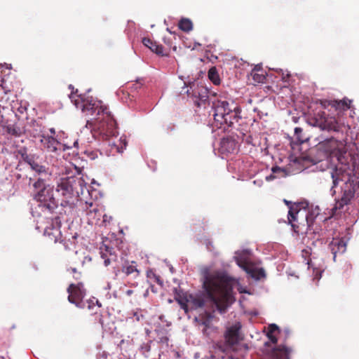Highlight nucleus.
I'll list each match as a JSON object with an SVG mask.
<instances>
[{"mask_svg":"<svg viewBox=\"0 0 359 359\" xmlns=\"http://www.w3.org/2000/svg\"><path fill=\"white\" fill-rule=\"evenodd\" d=\"M276 177L273 174L270 175L269 176L266 177L267 180H272L275 179Z\"/></svg>","mask_w":359,"mask_h":359,"instance_id":"nucleus-41","label":"nucleus"},{"mask_svg":"<svg viewBox=\"0 0 359 359\" xmlns=\"http://www.w3.org/2000/svg\"><path fill=\"white\" fill-rule=\"evenodd\" d=\"M302 133H303V130L301 128H295L294 135H295L296 138L299 144H302L309 140V138L307 137L304 136L302 134Z\"/></svg>","mask_w":359,"mask_h":359,"instance_id":"nucleus-33","label":"nucleus"},{"mask_svg":"<svg viewBox=\"0 0 359 359\" xmlns=\"http://www.w3.org/2000/svg\"><path fill=\"white\" fill-rule=\"evenodd\" d=\"M68 301L75 304L79 309H84L86 303L83 302V298L86 295V290L84 289L82 283L77 284L72 283L67 288Z\"/></svg>","mask_w":359,"mask_h":359,"instance_id":"nucleus-10","label":"nucleus"},{"mask_svg":"<svg viewBox=\"0 0 359 359\" xmlns=\"http://www.w3.org/2000/svg\"><path fill=\"white\" fill-rule=\"evenodd\" d=\"M291 352L290 348L280 345L272 350L271 357L273 359H290Z\"/></svg>","mask_w":359,"mask_h":359,"instance_id":"nucleus-20","label":"nucleus"},{"mask_svg":"<svg viewBox=\"0 0 359 359\" xmlns=\"http://www.w3.org/2000/svg\"><path fill=\"white\" fill-rule=\"evenodd\" d=\"M60 227V218L59 217H55L52 219L51 224L46 227L44 234L55 243L57 242L62 243L65 250H70L71 246L75 244L74 241L72 242L69 239L68 241L62 239Z\"/></svg>","mask_w":359,"mask_h":359,"instance_id":"nucleus-8","label":"nucleus"},{"mask_svg":"<svg viewBox=\"0 0 359 359\" xmlns=\"http://www.w3.org/2000/svg\"><path fill=\"white\" fill-rule=\"evenodd\" d=\"M290 77V74H287L285 76L284 74H283V77H282V79L284 81H287V79Z\"/></svg>","mask_w":359,"mask_h":359,"instance_id":"nucleus-42","label":"nucleus"},{"mask_svg":"<svg viewBox=\"0 0 359 359\" xmlns=\"http://www.w3.org/2000/svg\"><path fill=\"white\" fill-rule=\"evenodd\" d=\"M237 142L231 137H224L221 140L219 151L222 154H229L238 149Z\"/></svg>","mask_w":359,"mask_h":359,"instance_id":"nucleus-16","label":"nucleus"},{"mask_svg":"<svg viewBox=\"0 0 359 359\" xmlns=\"http://www.w3.org/2000/svg\"><path fill=\"white\" fill-rule=\"evenodd\" d=\"M309 123L310 125L327 131L339 132L344 127V124L335 117L326 116L324 111L318 112L315 117L309 118Z\"/></svg>","mask_w":359,"mask_h":359,"instance_id":"nucleus-7","label":"nucleus"},{"mask_svg":"<svg viewBox=\"0 0 359 359\" xmlns=\"http://www.w3.org/2000/svg\"><path fill=\"white\" fill-rule=\"evenodd\" d=\"M109 257H107V253L102 252V258L104 259V264L106 266H108L113 262L116 261V255L111 252H109Z\"/></svg>","mask_w":359,"mask_h":359,"instance_id":"nucleus-32","label":"nucleus"},{"mask_svg":"<svg viewBox=\"0 0 359 359\" xmlns=\"http://www.w3.org/2000/svg\"><path fill=\"white\" fill-rule=\"evenodd\" d=\"M53 189L50 187L37 191L34 199L38 202L39 207L42 211L52 212L58 205V201L53 196Z\"/></svg>","mask_w":359,"mask_h":359,"instance_id":"nucleus-9","label":"nucleus"},{"mask_svg":"<svg viewBox=\"0 0 359 359\" xmlns=\"http://www.w3.org/2000/svg\"><path fill=\"white\" fill-rule=\"evenodd\" d=\"M40 142L43 149L48 152H56L57 150H60L62 147L61 143L51 136L42 135Z\"/></svg>","mask_w":359,"mask_h":359,"instance_id":"nucleus-14","label":"nucleus"},{"mask_svg":"<svg viewBox=\"0 0 359 359\" xmlns=\"http://www.w3.org/2000/svg\"><path fill=\"white\" fill-rule=\"evenodd\" d=\"M50 131L51 133L55 134V130L53 128H51Z\"/></svg>","mask_w":359,"mask_h":359,"instance_id":"nucleus-48","label":"nucleus"},{"mask_svg":"<svg viewBox=\"0 0 359 359\" xmlns=\"http://www.w3.org/2000/svg\"><path fill=\"white\" fill-rule=\"evenodd\" d=\"M33 187L36 191V193H37V191L43 190V189H47L49 187H46L44 180L40 178L34 183Z\"/></svg>","mask_w":359,"mask_h":359,"instance_id":"nucleus-34","label":"nucleus"},{"mask_svg":"<svg viewBox=\"0 0 359 359\" xmlns=\"http://www.w3.org/2000/svg\"><path fill=\"white\" fill-rule=\"evenodd\" d=\"M208 89L203 87V86H198L193 90L191 95L198 98L197 100L195 101L196 104L198 105V107H200L201 104H205L206 101H208Z\"/></svg>","mask_w":359,"mask_h":359,"instance_id":"nucleus-19","label":"nucleus"},{"mask_svg":"<svg viewBox=\"0 0 359 359\" xmlns=\"http://www.w3.org/2000/svg\"><path fill=\"white\" fill-rule=\"evenodd\" d=\"M321 104L324 107H327L328 106H331L335 109H347L349 108V106L346 103L345 100H324L321 102Z\"/></svg>","mask_w":359,"mask_h":359,"instance_id":"nucleus-23","label":"nucleus"},{"mask_svg":"<svg viewBox=\"0 0 359 359\" xmlns=\"http://www.w3.org/2000/svg\"><path fill=\"white\" fill-rule=\"evenodd\" d=\"M133 293V290H128L126 292V294L128 296H130Z\"/></svg>","mask_w":359,"mask_h":359,"instance_id":"nucleus-44","label":"nucleus"},{"mask_svg":"<svg viewBox=\"0 0 359 359\" xmlns=\"http://www.w3.org/2000/svg\"><path fill=\"white\" fill-rule=\"evenodd\" d=\"M142 43L152 52L158 55H163V46L162 45L158 44L156 41H153L149 38L147 37L143 38Z\"/></svg>","mask_w":359,"mask_h":359,"instance_id":"nucleus-22","label":"nucleus"},{"mask_svg":"<svg viewBox=\"0 0 359 359\" xmlns=\"http://www.w3.org/2000/svg\"><path fill=\"white\" fill-rule=\"evenodd\" d=\"M269 328H270V330H269V333H273V332H274L275 330L278 329V326L275 324L271 325L269 326Z\"/></svg>","mask_w":359,"mask_h":359,"instance_id":"nucleus-39","label":"nucleus"},{"mask_svg":"<svg viewBox=\"0 0 359 359\" xmlns=\"http://www.w3.org/2000/svg\"><path fill=\"white\" fill-rule=\"evenodd\" d=\"M241 109L233 102L229 103L226 100H217L214 104V123L217 128L233 127L241 118Z\"/></svg>","mask_w":359,"mask_h":359,"instance_id":"nucleus-5","label":"nucleus"},{"mask_svg":"<svg viewBox=\"0 0 359 359\" xmlns=\"http://www.w3.org/2000/svg\"><path fill=\"white\" fill-rule=\"evenodd\" d=\"M84 181L81 177H69L60 179L56 191L61 194L60 205L69 210L74 209L79 194H83Z\"/></svg>","mask_w":359,"mask_h":359,"instance_id":"nucleus-4","label":"nucleus"},{"mask_svg":"<svg viewBox=\"0 0 359 359\" xmlns=\"http://www.w3.org/2000/svg\"><path fill=\"white\" fill-rule=\"evenodd\" d=\"M236 262L241 269L255 279L259 280L264 278L266 276L265 271L262 268L255 267L251 262L245 259L238 258Z\"/></svg>","mask_w":359,"mask_h":359,"instance_id":"nucleus-11","label":"nucleus"},{"mask_svg":"<svg viewBox=\"0 0 359 359\" xmlns=\"http://www.w3.org/2000/svg\"><path fill=\"white\" fill-rule=\"evenodd\" d=\"M146 349H147V351H149V350H150V346L148 344H147Z\"/></svg>","mask_w":359,"mask_h":359,"instance_id":"nucleus-46","label":"nucleus"},{"mask_svg":"<svg viewBox=\"0 0 359 359\" xmlns=\"http://www.w3.org/2000/svg\"><path fill=\"white\" fill-rule=\"evenodd\" d=\"M156 279H157V282L158 283L159 282V278L157 277Z\"/></svg>","mask_w":359,"mask_h":359,"instance_id":"nucleus-50","label":"nucleus"},{"mask_svg":"<svg viewBox=\"0 0 359 359\" xmlns=\"http://www.w3.org/2000/svg\"><path fill=\"white\" fill-rule=\"evenodd\" d=\"M302 254H303V255H304V254H305V255H308V254H309V252H308L307 250H302Z\"/></svg>","mask_w":359,"mask_h":359,"instance_id":"nucleus-45","label":"nucleus"},{"mask_svg":"<svg viewBox=\"0 0 359 359\" xmlns=\"http://www.w3.org/2000/svg\"><path fill=\"white\" fill-rule=\"evenodd\" d=\"M267 336L269 337V339H270V341L273 343V344H276L277 341H278V339L277 338L273 335L272 333H268L267 334Z\"/></svg>","mask_w":359,"mask_h":359,"instance_id":"nucleus-38","label":"nucleus"},{"mask_svg":"<svg viewBox=\"0 0 359 359\" xmlns=\"http://www.w3.org/2000/svg\"><path fill=\"white\" fill-rule=\"evenodd\" d=\"M241 327V324L238 323L226 329L224 333V339L226 344L229 347L233 348L243 339L240 334Z\"/></svg>","mask_w":359,"mask_h":359,"instance_id":"nucleus-12","label":"nucleus"},{"mask_svg":"<svg viewBox=\"0 0 359 359\" xmlns=\"http://www.w3.org/2000/svg\"><path fill=\"white\" fill-rule=\"evenodd\" d=\"M111 137H109L107 140H104L105 141L104 146L110 147V151L114 154L115 153H122L123 149H126L127 142L125 139L120 138L117 140V142L114 141Z\"/></svg>","mask_w":359,"mask_h":359,"instance_id":"nucleus-17","label":"nucleus"},{"mask_svg":"<svg viewBox=\"0 0 359 359\" xmlns=\"http://www.w3.org/2000/svg\"><path fill=\"white\" fill-rule=\"evenodd\" d=\"M87 308L93 311L95 315H98L99 320H102V314L100 313V308L102 307L101 303L95 299H89L87 301Z\"/></svg>","mask_w":359,"mask_h":359,"instance_id":"nucleus-25","label":"nucleus"},{"mask_svg":"<svg viewBox=\"0 0 359 359\" xmlns=\"http://www.w3.org/2000/svg\"><path fill=\"white\" fill-rule=\"evenodd\" d=\"M76 238H77V235L76 234L72 236V240L74 241L75 239H76Z\"/></svg>","mask_w":359,"mask_h":359,"instance_id":"nucleus-47","label":"nucleus"},{"mask_svg":"<svg viewBox=\"0 0 359 359\" xmlns=\"http://www.w3.org/2000/svg\"><path fill=\"white\" fill-rule=\"evenodd\" d=\"M337 147V140L334 137L320 141L317 144L318 149L323 151L326 154L332 153Z\"/></svg>","mask_w":359,"mask_h":359,"instance_id":"nucleus-18","label":"nucleus"},{"mask_svg":"<svg viewBox=\"0 0 359 359\" xmlns=\"http://www.w3.org/2000/svg\"><path fill=\"white\" fill-rule=\"evenodd\" d=\"M187 93H188V95H190V94H191V93H189V90L187 91Z\"/></svg>","mask_w":359,"mask_h":359,"instance_id":"nucleus-49","label":"nucleus"},{"mask_svg":"<svg viewBox=\"0 0 359 359\" xmlns=\"http://www.w3.org/2000/svg\"><path fill=\"white\" fill-rule=\"evenodd\" d=\"M71 273L74 274V278L75 279H79L81 277V273L77 271L76 266H70L68 269Z\"/></svg>","mask_w":359,"mask_h":359,"instance_id":"nucleus-36","label":"nucleus"},{"mask_svg":"<svg viewBox=\"0 0 359 359\" xmlns=\"http://www.w3.org/2000/svg\"><path fill=\"white\" fill-rule=\"evenodd\" d=\"M164 339H165V341L168 340V339L167 337H165Z\"/></svg>","mask_w":359,"mask_h":359,"instance_id":"nucleus-51","label":"nucleus"},{"mask_svg":"<svg viewBox=\"0 0 359 359\" xmlns=\"http://www.w3.org/2000/svg\"><path fill=\"white\" fill-rule=\"evenodd\" d=\"M179 28L186 32H189L193 29V24L192 22L187 18H182L179 22Z\"/></svg>","mask_w":359,"mask_h":359,"instance_id":"nucleus-28","label":"nucleus"},{"mask_svg":"<svg viewBox=\"0 0 359 359\" xmlns=\"http://www.w3.org/2000/svg\"><path fill=\"white\" fill-rule=\"evenodd\" d=\"M8 133L11 135H13L15 136H20V133L18 131V130L15 128H8Z\"/></svg>","mask_w":359,"mask_h":359,"instance_id":"nucleus-37","label":"nucleus"},{"mask_svg":"<svg viewBox=\"0 0 359 359\" xmlns=\"http://www.w3.org/2000/svg\"><path fill=\"white\" fill-rule=\"evenodd\" d=\"M214 313L215 310H212V312L205 311L203 313L200 314L198 317L199 321L205 326V328L210 327V323L215 317Z\"/></svg>","mask_w":359,"mask_h":359,"instance_id":"nucleus-26","label":"nucleus"},{"mask_svg":"<svg viewBox=\"0 0 359 359\" xmlns=\"http://www.w3.org/2000/svg\"><path fill=\"white\" fill-rule=\"evenodd\" d=\"M330 177L332 180L330 189L332 196L336 194L335 188L339 183L343 182L340 197L335 198V204L331 210V216L335 217L344 211L345 206L351 203L356 191L359 189V181L353 171L346 165H340L332 168L330 172Z\"/></svg>","mask_w":359,"mask_h":359,"instance_id":"nucleus-3","label":"nucleus"},{"mask_svg":"<svg viewBox=\"0 0 359 359\" xmlns=\"http://www.w3.org/2000/svg\"><path fill=\"white\" fill-rule=\"evenodd\" d=\"M234 283L233 278L220 271H214L205 277L203 287L207 297L220 313H224L235 301Z\"/></svg>","mask_w":359,"mask_h":359,"instance_id":"nucleus-2","label":"nucleus"},{"mask_svg":"<svg viewBox=\"0 0 359 359\" xmlns=\"http://www.w3.org/2000/svg\"><path fill=\"white\" fill-rule=\"evenodd\" d=\"M121 271L127 276L133 275L134 278L139 276L140 270L135 262H126L121 268Z\"/></svg>","mask_w":359,"mask_h":359,"instance_id":"nucleus-21","label":"nucleus"},{"mask_svg":"<svg viewBox=\"0 0 359 359\" xmlns=\"http://www.w3.org/2000/svg\"><path fill=\"white\" fill-rule=\"evenodd\" d=\"M271 171L273 174H276V173H281V176L284 177L285 176L286 173H285V170L278 166H274L271 168Z\"/></svg>","mask_w":359,"mask_h":359,"instance_id":"nucleus-35","label":"nucleus"},{"mask_svg":"<svg viewBox=\"0 0 359 359\" xmlns=\"http://www.w3.org/2000/svg\"><path fill=\"white\" fill-rule=\"evenodd\" d=\"M208 78L215 85L220 83L219 76L215 67H212L209 69Z\"/></svg>","mask_w":359,"mask_h":359,"instance_id":"nucleus-30","label":"nucleus"},{"mask_svg":"<svg viewBox=\"0 0 359 359\" xmlns=\"http://www.w3.org/2000/svg\"><path fill=\"white\" fill-rule=\"evenodd\" d=\"M91 259L90 257L86 256L83 254H79L78 252H76L75 255L71 259V263L74 266H83L86 262H90Z\"/></svg>","mask_w":359,"mask_h":359,"instance_id":"nucleus-24","label":"nucleus"},{"mask_svg":"<svg viewBox=\"0 0 359 359\" xmlns=\"http://www.w3.org/2000/svg\"><path fill=\"white\" fill-rule=\"evenodd\" d=\"M329 248L333 255V260L335 262L338 255H342L346 250V243L343 238H333L329 244Z\"/></svg>","mask_w":359,"mask_h":359,"instance_id":"nucleus-15","label":"nucleus"},{"mask_svg":"<svg viewBox=\"0 0 359 359\" xmlns=\"http://www.w3.org/2000/svg\"><path fill=\"white\" fill-rule=\"evenodd\" d=\"M83 209L86 212L88 223L91 225L98 224L102 216V212L98 205L93 202H86Z\"/></svg>","mask_w":359,"mask_h":359,"instance_id":"nucleus-13","label":"nucleus"},{"mask_svg":"<svg viewBox=\"0 0 359 359\" xmlns=\"http://www.w3.org/2000/svg\"><path fill=\"white\" fill-rule=\"evenodd\" d=\"M318 215L314 211L306 214L305 211L290 208L287 215L288 222L291 224L294 232L297 235L306 234L313 223L315 217Z\"/></svg>","mask_w":359,"mask_h":359,"instance_id":"nucleus-6","label":"nucleus"},{"mask_svg":"<svg viewBox=\"0 0 359 359\" xmlns=\"http://www.w3.org/2000/svg\"><path fill=\"white\" fill-rule=\"evenodd\" d=\"M102 217H103V220H102L103 223H105V222H108V217H107V215H102Z\"/></svg>","mask_w":359,"mask_h":359,"instance_id":"nucleus-43","label":"nucleus"},{"mask_svg":"<svg viewBox=\"0 0 359 359\" xmlns=\"http://www.w3.org/2000/svg\"><path fill=\"white\" fill-rule=\"evenodd\" d=\"M190 304H191V308L194 309H197L199 308H203L205 305V301L203 298L197 297H191Z\"/></svg>","mask_w":359,"mask_h":359,"instance_id":"nucleus-31","label":"nucleus"},{"mask_svg":"<svg viewBox=\"0 0 359 359\" xmlns=\"http://www.w3.org/2000/svg\"><path fill=\"white\" fill-rule=\"evenodd\" d=\"M78 90L72 93L70 99L77 109H80L86 116H91L93 118L101 121L98 129L102 140L115 137L117 132L116 122L107 107L102 104L101 101L95 100L93 97L86 95H78Z\"/></svg>","mask_w":359,"mask_h":359,"instance_id":"nucleus-1","label":"nucleus"},{"mask_svg":"<svg viewBox=\"0 0 359 359\" xmlns=\"http://www.w3.org/2000/svg\"><path fill=\"white\" fill-rule=\"evenodd\" d=\"M25 161L30 165L31 168L39 174L46 173V168L37 163L32 157L27 156Z\"/></svg>","mask_w":359,"mask_h":359,"instance_id":"nucleus-27","label":"nucleus"},{"mask_svg":"<svg viewBox=\"0 0 359 359\" xmlns=\"http://www.w3.org/2000/svg\"><path fill=\"white\" fill-rule=\"evenodd\" d=\"M253 69H257V71H256L257 72H263L262 66L260 65H255Z\"/></svg>","mask_w":359,"mask_h":359,"instance_id":"nucleus-40","label":"nucleus"},{"mask_svg":"<svg viewBox=\"0 0 359 359\" xmlns=\"http://www.w3.org/2000/svg\"><path fill=\"white\" fill-rule=\"evenodd\" d=\"M257 69H252V70L250 72V76H252L253 81L255 83H264L266 80L265 74L263 72H257Z\"/></svg>","mask_w":359,"mask_h":359,"instance_id":"nucleus-29","label":"nucleus"}]
</instances>
